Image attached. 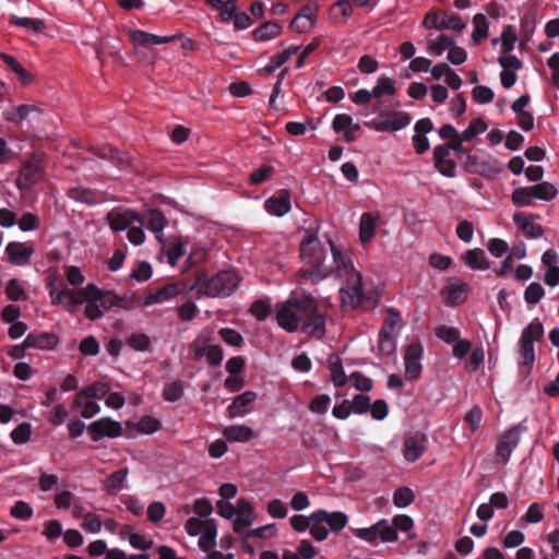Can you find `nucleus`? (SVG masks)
<instances>
[{
  "label": "nucleus",
  "instance_id": "nucleus-12",
  "mask_svg": "<svg viewBox=\"0 0 559 559\" xmlns=\"http://www.w3.org/2000/svg\"><path fill=\"white\" fill-rule=\"evenodd\" d=\"M522 430V426L518 425L501 436L496 451L499 461L507 462L509 460L512 451L518 447L520 442V435Z\"/></svg>",
  "mask_w": 559,
  "mask_h": 559
},
{
  "label": "nucleus",
  "instance_id": "nucleus-18",
  "mask_svg": "<svg viewBox=\"0 0 559 559\" xmlns=\"http://www.w3.org/2000/svg\"><path fill=\"white\" fill-rule=\"evenodd\" d=\"M8 259L11 264L24 265L26 264L34 253L31 246H25L23 242H9L5 248Z\"/></svg>",
  "mask_w": 559,
  "mask_h": 559
},
{
  "label": "nucleus",
  "instance_id": "nucleus-22",
  "mask_svg": "<svg viewBox=\"0 0 559 559\" xmlns=\"http://www.w3.org/2000/svg\"><path fill=\"white\" fill-rule=\"evenodd\" d=\"M257 400V393L246 391L237 395L231 404L227 407V412L231 418L241 417L248 413V406Z\"/></svg>",
  "mask_w": 559,
  "mask_h": 559
},
{
  "label": "nucleus",
  "instance_id": "nucleus-20",
  "mask_svg": "<svg viewBox=\"0 0 559 559\" xmlns=\"http://www.w3.org/2000/svg\"><path fill=\"white\" fill-rule=\"evenodd\" d=\"M58 342V337L53 333L49 332L29 333L25 337V346L43 350L55 348Z\"/></svg>",
  "mask_w": 559,
  "mask_h": 559
},
{
  "label": "nucleus",
  "instance_id": "nucleus-49",
  "mask_svg": "<svg viewBox=\"0 0 559 559\" xmlns=\"http://www.w3.org/2000/svg\"><path fill=\"white\" fill-rule=\"evenodd\" d=\"M5 295L8 299L12 301H19L26 299V293L19 280L11 278L5 287Z\"/></svg>",
  "mask_w": 559,
  "mask_h": 559
},
{
  "label": "nucleus",
  "instance_id": "nucleus-3",
  "mask_svg": "<svg viewBox=\"0 0 559 559\" xmlns=\"http://www.w3.org/2000/svg\"><path fill=\"white\" fill-rule=\"evenodd\" d=\"M239 281L234 271H219L211 277L204 271H198L191 285L197 290L195 297L198 299L203 295L211 298H222L229 296L238 286Z\"/></svg>",
  "mask_w": 559,
  "mask_h": 559
},
{
  "label": "nucleus",
  "instance_id": "nucleus-6",
  "mask_svg": "<svg viewBox=\"0 0 559 559\" xmlns=\"http://www.w3.org/2000/svg\"><path fill=\"white\" fill-rule=\"evenodd\" d=\"M411 123V116L405 111L390 110L380 112L366 126L377 132H394L404 129Z\"/></svg>",
  "mask_w": 559,
  "mask_h": 559
},
{
  "label": "nucleus",
  "instance_id": "nucleus-44",
  "mask_svg": "<svg viewBox=\"0 0 559 559\" xmlns=\"http://www.w3.org/2000/svg\"><path fill=\"white\" fill-rule=\"evenodd\" d=\"M415 499L414 492L408 487L397 488L393 493V503L397 508H406L413 503Z\"/></svg>",
  "mask_w": 559,
  "mask_h": 559
},
{
  "label": "nucleus",
  "instance_id": "nucleus-11",
  "mask_svg": "<svg viewBox=\"0 0 559 559\" xmlns=\"http://www.w3.org/2000/svg\"><path fill=\"white\" fill-rule=\"evenodd\" d=\"M423 346L420 343H411L406 346L404 362H405V377L407 380H416L421 373L420 358L423 355Z\"/></svg>",
  "mask_w": 559,
  "mask_h": 559
},
{
  "label": "nucleus",
  "instance_id": "nucleus-39",
  "mask_svg": "<svg viewBox=\"0 0 559 559\" xmlns=\"http://www.w3.org/2000/svg\"><path fill=\"white\" fill-rule=\"evenodd\" d=\"M92 298H94V292L88 289V284L84 288H79L76 290L70 289L67 309L84 302L87 304Z\"/></svg>",
  "mask_w": 559,
  "mask_h": 559
},
{
  "label": "nucleus",
  "instance_id": "nucleus-42",
  "mask_svg": "<svg viewBox=\"0 0 559 559\" xmlns=\"http://www.w3.org/2000/svg\"><path fill=\"white\" fill-rule=\"evenodd\" d=\"M395 92L396 88L393 81L390 78L383 75L378 79V83L372 88L371 94L374 96V98H380L385 94L394 95Z\"/></svg>",
  "mask_w": 559,
  "mask_h": 559
},
{
  "label": "nucleus",
  "instance_id": "nucleus-4",
  "mask_svg": "<svg viewBox=\"0 0 559 559\" xmlns=\"http://www.w3.org/2000/svg\"><path fill=\"white\" fill-rule=\"evenodd\" d=\"M311 520L310 535L317 542L325 540L329 533L338 534L348 523V516L345 512H329L324 509L312 512Z\"/></svg>",
  "mask_w": 559,
  "mask_h": 559
},
{
  "label": "nucleus",
  "instance_id": "nucleus-61",
  "mask_svg": "<svg viewBox=\"0 0 559 559\" xmlns=\"http://www.w3.org/2000/svg\"><path fill=\"white\" fill-rule=\"evenodd\" d=\"M533 195H531L530 187L516 188L512 192V202L516 206H530L532 204Z\"/></svg>",
  "mask_w": 559,
  "mask_h": 559
},
{
  "label": "nucleus",
  "instance_id": "nucleus-13",
  "mask_svg": "<svg viewBox=\"0 0 559 559\" xmlns=\"http://www.w3.org/2000/svg\"><path fill=\"white\" fill-rule=\"evenodd\" d=\"M264 207L267 213L274 216L281 217L287 214L292 209L289 190H278L274 195L265 201Z\"/></svg>",
  "mask_w": 559,
  "mask_h": 559
},
{
  "label": "nucleus",
  "instance_id": "nucleus-46",
  "mask_svg": "<svg viewBox=\"0 0 559 559\" xmlns=\"http://www.w3.org/2000/svg\"><path fill=\"white\" fill-rule=\"evenodd\" d=\"M454 45V39L445 34H441L438 37V41H430L428 46V50L435 56H441L444 50H450V48Z\"/></svg>",
  "mask_w": 559,
  "mask_h": 559
},
{
  "label": "nucleus",
  "instance_id": "nucleus-14",
  "mask_svg": "<svg viewBox=\"0 0 559 559\" xmlns=\"http://www.w3.org/2000/svg\"><path fill=\"white\" fill-rule=\"evenodd\" d=\"M106 219L110 228L115 231L124 230L131 227L135 222L142 224L141 217L132 210L110 211Z\"/></svg>",
  "mask_w": 559,
  "mask_h": 559
},
{
  "label": "nucleus",
  "instance_id": "nucleus-32",
  "mask_svg": "<svg viewBox=\"0 0 559 559\" xmlns=\"http://www.w3.org/2000/svg\"><path fill=\"white\" fill-rule=\"evenodd\" d=\"M166 217L159 210H151L147 215V228L155 234L158 241L163 239V229L166 226Z\"/></svg>",
  "mask_w": 559,
  "mask_h": 559
},
{
  "label": "nucleus",
  "instance_id": "nucleus-63",
  "mask_svg": "<svg viewBox=\"0 0 559 559\" xmlns=\"http://www.w3.org/2000/svg\"><path fill=\"white\" fill-rule=\"evenodd\" d=\"M274 173V168L271 165H263L260 168L255 169L250 175V183L253 186H258L265 180H267L272 174Z\"/></svg>",
  "mask_w": 559,
  "mask_h": 559
},
{
  "label": "nucleus",
  "instance_id": "nucleus-36",
  "mask_svg": "<svg viewBox=\"0 0 559 559\" xmlns=\"http://www.w3.org/2000/svg\"><path fill=\"white\" fill-rule=\"evenodd\" d=\"M9 22L15 26L25 27L27 31L33 33H41L46 27L45 22L43 20L19 17L16 15H10Z\"/></svg>",
  "mask_w": 559,
  "mask_h": 559
},
{
  "label": "nucleus",
  "instance_id": "nucleus-47",
  "mask_svg": "<svg viewBox=\"0 0 559 559\" xmlns=\"http://www.w3.org/2000/svg\"><path fill=\"white\" fill-rule=\"evenodd\" d=\"M33 508L29 503L19 500L14 503V506L10 510V514L21 521H28L33 516Z\"/></svg>",
  "mask_w": 559,
  "mask_h": 559
},
{
  "label": "nucleus",
  "instance_id": "nucleus-15",
  "mask_svg": "<svg viewBox=\"0 0 559 559\" xmlns=\"http://www.w3.org/2000/svg\"><path fill=\"white\" fill-rule=\"evenodd\" d=\"M539 215L515 213L513 222L515 226L524 234L526 238L536 239L544 235V228L540 225L533 224L530 219H537Z\"/></svg>",
  "mask_w": 559,
  "mask_h": 559
},
{
  "label": "nucleus",
  "instance_id": "nucleus-7",
  "mask_svg": "<svg viewBox=\"0 0 559 559\" xmlns=\"http://www.w3.org/2000/svg\"><path fill=\"white\" fill-rule=\"evenodd\" d=\"M443 17L440 19V13L437 10H430L426 13L425 19L421 22V26L430 29H448L451 28L455 32H462L465 28L464 21L457 14H449L447 11L443 13Z\"/></svg>",
  "mask_w": 559,
  "mask_h": 559
},
{
  "label": "nucleus",
  "instance_id": "nucleus-27",
  "mask_svg": "<svg viewBox=\"0 0 559 559\" xmlns=\"http://www.w3.org/2000/svg\"><path fill=\"white\" fill-rule=\"evenodd\" d=\"M379 217L371 213H364L360 217L359 238L362 243H368L374 236Z\"/></svg>",
  "mask_w": 559,
  "mask_h": 559
},
{
  "label": "nucleus",
  "instance_id": "nucleus-5",
  "mask_svg": "<svg viewBox=\"0 0 559 559\" xmlns=\"http://www.w3.org/2000/svg\"><path fill=\"white\" fill-rule=\"evenodd\" d=\"M544 336V326L538 319L527 324L520 337L519 354L521 356V365L531 367L535 361L534 342H538Z\"/></svg>",
  "mask_w": 559,
  "mask_h": 559
},
{
  "label": "nucleus",
  "instance_id": "nucleus-9",
  "mask_svg": "<svg viewBox=\"0 0 559 559\" xmlns=\"http://www.w3.org/2000/svg\"><path fill=\"white\" fill-rule=\"evenodd\" d=\"M463 167L471 174L486 178H492L501 171L500 165L495 159H479L477 156L467 154L463 159Z\"/></svg>",
  "mask_w": 559,
  "mask_h": 559
},
{
  "label": "nucleus",
  "instance_id": "nucleus-30",
  "mask_svg": "<svg viewBox=\"0 0 559 559\" xmlns=\"http://www.w3.org/2000/svg\"><path fill=\"white\" fill-rule=\"evenodd\" d=\"M203 535L199 539V547L202 551H210L215 546L217 527L212 519H206V524L202 527Z\"/></svg>",
  "mask_w": 559,
  "mask_h": 559
},
{
  "label": "nucleus",
  "instance_id": "nucleus-51",
  "mask_svg": "<svg viewBox=\"0 0 559 559\" xmlns=\"http://www.w3.org/2000/svg\"><path fill=\"white\" fill-rule=\"evenodd\" d=\"M377 526L378 532H380L378 538H380L383 543H392L397 540V532L395 531L394 526H391L385 519L378 521Z\"/></svg>",
  "mask_w": 559,
  "mask_h": 559
},
{
  "label": "nucleus",
  "instance_id": "nucleus-48",
  "mask_svg": "<svg viewBox=\"0 0 559 559\" xmlns=\"http://www.w3.org/2000/svg\"><path fill=\"white\" fill-rule=\"evenodd\" d=\"M128 345L136 352H146L150 349L151 340L144 333H133L127 340Z\"/></svg>",
  "mask_w": 559,
  "mask_h": 559
},
{
  "label": "nucleus",
  "instance_id": "nucleus-24",
  "mask_svg": "<svg viewBox=\"0 0 559 559\" xmlns=\"http://www.w3.org/2000/svg\"><path fill=\"white\" fill-rule=\"evenodd\" d=\"M68 197L74 201L85 203L87 205H95L103 202V195L90 188L73 187L68 190Z\"/></svg>",
  "mask_w": 559,
  "mask_h": 559
},
{
  "label": "nucleus",
  "instance_id": "nucleus-50",
  "mask_svg": "<svg viewBox=\"0 0 559 559\" xmlns=\"http://www.w3.org/2000/svg\"><path fill=\"white\" fill-rule=\"evenodd\" d=\"M31 435L32 426L29 423L24 421L12 430L11 439L15 444H24L29 440Z\"/></svg>",
  "mask_w": 559,
  "mask_h": 559
},
{
  "label": "nucleus",
  "instance_id": "nucleus-10",
  "mask_svg": "<svg viewBox=\"0 0 559 559\" xmlns=\"http://www.w3.org/2000/svg\"><path fill=\"white\" fill-rule=\"evenodd\" d=\"M88 432L93 441L97 442L102 438H117L122 433V427L119 421L109 417H102L88 426Z\"/></svg>",
  "mask_w": 559,
  "mask_h": 559
},
{
  "label": "nucleus",
  "instance_id": "nucleus-16",
  "mask_svg": "<svg viewBox=\"0 0 559 559\" xmlns=\"http://www.w3.org/2000/svg\"><path fill=\"white\" fill-rule=\"evenodd\" d=\"M129 36L136 49L139 47L168 44L176 38L175 36H158L141 29L130 31Z\"/></svg>",
  "mask_w": 559,
  "mask_h": 559
},
{
  "label": "nucleus",
  "instance_id": "nucleus-52",
  "mask_svg": "<svg viewBox=\"0 0 559 559\" xmlns=\"http://www.w3.org/2000/svg\"><path fill=\"white\" fill-rule=\"evenodd\" d=\"M544 295L545 289L543 286L537 282H533L526 287L524 292V299L528 305H536Z\"/></svg>",
  "mask_w": 559,
  "mask_h": 559
},
{
  "label": "nucleus",
  "instance_id": "nucleus-57",
  "mask_svg": "<svg viewBox=\"0 0 559 559\" xmlns=\"http://www.w3.org/2000/svg\"><path fill=\"white\" fill-rule=\"evenodd\" d=\"M330 370L332 376V381L335 386H342L346 383L347 379L343 369L342 361L336 358L335 361L330 360Z\"/></svg>",
  "mask_w": 559,
  "mask_h": 559
},
{
  "label": "nucleus",
  "instance_id": "nucleus-34",
  "mask_svg": "<svg viewBox=\"0 0 559 559\" xmlns=\"http://www.w3.org/2000/svg\"><path fill=\"white\" fill-rule=\"evenodd\" d=\"M129 474L127 467L120 468L108 475L104 481V488L108 493H116L120 490Z\"/></svg>",
  "mask_w": 559,
  "mask_h": 559
},
{
  "label": "nucleus",
  "instance_id": "nucleus-8",
  "mask_svg": "<svg viewBox=\"0 0 559 559\" xmlns=\"http://www.w3.org/2000/svg\"><path fill=\"white\" fill-rule=\"evenodd\" d=\"M43 177V167L40 158L37 155H32L31 158L25 160L20 170V176L16 179V187L20 190H26L37 183Z\"/></svg>",
  "mask_w": 559,
  "mask_h": 559
},
{
  "label": "nucleus",
  "instance_id": "nucleus-17",
  "mask_svg": "<svg viewBox=\"0 0 559 559\" xmlns=\"http://www.w3.org/2000/svg\"><path fill=\"white\" fill-rule=\"evenodd\" d=\"M427 437L424 433H415L404 441V457L408 462L417 461L424 453Z\"/></svg>",
  "mask_w": 559,
  "mask_h": 559
},
{
  "label": "nucleus",
  "instance_id": "nucleus-55",
  "mask_svg": "<svg viewBox=\"0 0 559 559\" xmlns=\"http://www.w3.org/2000/svg\"><path fill=\"white\" fill-rule=\"evenodd\" d=\"M518 37L512 25L504 26L501 33V48L503 53H509L514 49Z\"/></svg>",
  "mask_w": 559,
  "mask_h": 559
},
{
  "label": "nucleus",
  "instance_id": "nucleus-37",
  "mask_svg": "<svg viewBox=\"0 0 559 559\" xmlns=\"http://www.w3.org/2000/svg\"><path fill=\"white\" fill-rule=\"evenodd\" d=\"M467 284L456 282L447 286V301L451 305H457L466 299Z\"/></svg>",
  "mask_w": 559,
  "mask_h": 559
},
{
  "label": "nucleus",
  "instance_id": "nucleus-38",
  "mask_svg": "<svg viewBox=\"0 0 559 559\" xmlns=\"http://www.w3.org/2000/svg\"><path fill=\"white\" fill-rule=\"evenodd\" d=\"M474 31L472 34L473 40L478 44L488 37V22L483 13H477L473 17Z\"/></svg>",
  "mask_w": 559,
  "mask_h": 559
},
{
  "label": "nucleus",
  "instance_id": "nucleus-43",
  "mask_svg": "<svg viewBox=\"0 0 559 559\" xmlns=\"http://www.w3.org/2000/svg\"><path fill=\"white\" fill-rule=\"evenodd\" d=\"M218 335L229 346L240 348L245 344L242 335L234 329L222 328L218 331Z\"/></svg>",
  "mask_w": 559,
  "mask_h": 559
},
{
  "label": "nucleus",
  "instance_id": "nucleus-21",
  "mask_svg": "<svg viewBox=\"0 0 559 559\" xmlns=\"http://www.w3.org/2000/svg\"><path fill=\"white\" fill-rule=\"evenodd\" d=\"M194 290V286L185 280L168 283L157 289L160 301H167L178 295H188Z\"/></svg>",
  "mask_w": 559,
  "mask_h": 559
},
{
  "label": "nucleus",
  "instance_id": "nucleus-62",
  "mask_svg": "<svg viewBox=\"0 0 559 559\" xmlns=\"http://www.w3.org/2000/svg\"><path fill=\"white\" fill-rule=\"evenodd\" d=\"M473 99L479 104H488L492 102L495 94L488 86L476 85L472 91Z\"/></svg>",
  "mask_w": 559,
  "mask_h": 559
},
{
  "label": "nucleus",
  "instance_id": "nucleus-23",
  "mask_svg": "<svg viewBox=\"0 0 559 559\" xmlns=\"http://www.w3.org/2000/svg\"><path fill=\"white\" fill-rule=\"evenodd\" d=\"M316 14L311 7H302L296 16L290 22L289 26L298 33H305L311 29L314 25Z\"/></svg>",
  "mask_w": 559,
  "mask_h": 559
},
{
  "label": "nucleus",
  "instance_id": "nucleus-2",
  "mask_svg": "<svg viewBox=\"0 0 559 559\" xmlns=\"http://www.w3.org/2000/svg\"><path fill=\"white\" fill-rule=\"evenodd\" d=\"M276 321L281 328L292 333L300 325L302 333L316 338L325 335V314L319 310L318 301L307 293L292 296L277 306Z\"/></svg>",
  "mask_w": 559,
  "mask_h": 559
},
{
  "label": "nucleus",
  "instance_id": "nucleus-56",
  "mask_svg": "<svg viewBox=\"0 0 559 559\" xmlns=\"http://www.w3.org/2000/svg\"><path fill=\"white\" fill-rule=\"evenodd\" d=\"M353 13L352 4L348 0H340L333 4L331 14L334 20L342 17L344 21L347 20Z\"/></svg>",
  "mask_w": 559,
  "mask_h": 559
},
{
  "label": "nucleus",
  "instance_id": "nucleus-41",
  "mask_svg": "<svg viewBox=\"0 0 559 559\" xmlns=\"http://www.w3.org/2000/svg\"><path fill=\"white\" fill-rule=\"evenodd\" d=\"M488 126L481 118L473 119L468 127L461 133V136L466 142L472 141L475 139L478 134L485 132L487 130Z\"/></svg>",
  "mask_w": 559,
  "mask_h": 559
},
{
  "label": "nucleus",
  "instance_id": "nucleus-26",
  "mask_svg": "<svg viewBox=\"0 0 559 559\" xmlns=\"http://www.w3.org/2000/svg\"><path fill=\"white\" fill-rule=\"evenodd\" d=\"M223 436L229 442H248L254 437V431L243 425H231L225 427Z\"/></svg>",
  "mask_w": 559,
  "mask_h": 559
},
{
  "label": "nucleus",
  "instance_id": "nucleus-53",
  "mask_svg": "<svg viewBox=\"0 0 559 559\" xmlns=\"http://www.w3.org/2000/svg\"><path fill=\"white\" fill-rule=\"evenodd\" d=\"M435 334L438 338L448 344L455 343L461 336L460 330L457 328L447 325H440L436 328Z\"/></svg>",
  "mask_w": 559,
  "mask_h": 559
},
{
  "label": "nucleus",
  "instance_id": "nucleus-19",
  "mask_svg": "<svg viewBox=\"0 0 559 559\" xmlns=\"http://www.w3.org/2000/svg\"><path fill=\"white\" fill-rule=\"evenodd\" d=\"M234 521V531L240 533L245 527L252 524L254 520V511L252 506L246 499H239L237 501V512Z\"/></svg>",
  "mask_w": 559,
  "mask_h": 559
},
{
  "label": "nucleus",
  "instance_id": "nucleus-29",
  "mask_svg": "<svg viewBox=\"0 0 559 559\" xmlns=\"http://www.w3.org/2000/svg\"><path fill=\"white\" fill-rule=\"evenodd\" d=\"M88 289L94 292V297H96V300L103 309L109 310L116 307L120 301V296L111 290L104 292L93 283L88 284Z\"/></svg>",
  "mask_w": 559,
  "mask_h": 559
},
{
  "label": "nucleus",
  "instance_id": "nucleus-1",
  "mask_svg": "<svg viewBox=\"0 0 559 559\" xmlns=\"http://www.w3.org/2000/svg\"><path fill=\"white\" fill-rule=\"evenodd\" d=\"M334 266L324 263L325 249L313 234L307 235L300 242L299 254L306 266L298 271V276L317 284L331 274L346 278V287L340 289L343 305L356 308L361 305L364 298L362 280L359 272L354 269L349 258L329 239Z\"/></svg>",
  "mask_w": 559,
  "mask_h": 559
},
{
  "label": "nucleus",
  "instance_id": "nucleus-31",
  "mask_svg": "<svg viewBox=\"0 0 559 559\" xmlns=\"http://www.w3.org/2000/svg\"><path fill=\"white\" fill-rule=\"evenodd\" d=\"M464 261L466 265L474 270H488L489 262L486 258L485 251L479 248L469 249L466 251L464 255Z\"/></svg>",
  "mask_w": 559,
  "mask_h": 559
},
{
  "label": "nucleus",
  "instance_id": "nucleus-25",
  "mask_svg": "<svg viewBox=\"0 0 559 559\" xmlns=\"http://www.w3.org/2000/svg\"><path fill=\"white\" fill-rule=\"evenodd\" d=\"M91 151L97 157H99L102 159L111 160L114 164H116L118 166L129 164L128 154L119 152L116 147H114L111 145L92 147Z\"/></svg>",
  "mask_w": 559,
  "mask_h": 559
},
{
  "label": "nucleus",
  "instance_id": "nucleus-64",
  "mask_svg": "<svg viewBox=\"0 0 559 559\" xmlns=\"http://www.w3.org/2000/svg\"><path fill=\"white\" fill-rule=\"evenodd\" d=\"M17 225L22 231L35 230L39 227V218L35 214L26 212L17 221Z\"/></svg>",
  "mask_w": 559,
  "mask_h": 559
},
{
  "label": "nucleus",
  "instance_id": "nucleus-28",
  "mask_svg": "<svg viewBox=\"0 0 559 559\" xmlns=\"http://www.w3.org/2000/svg\"><path fill=\"white\" fill-rule=\"evenodd\" d=\"M282 31L283 27L277 22L267 21L255 28L252 36L255 41H266L280 36Z\"/></svg>",
  "mask_w": 559,
  "mask_h": 559
},
{
  "label": "nucleus",
  "instance_id": "nucleus-40",
  "mask_svg": "<svg viewBox=\"0 0 559 559\" xmlns=\"http://www.w3.org/2000/svg\"><path fill=\"white\" fill-rule=\"evenodd\" d=\"M249 311L258 321H264L272 312V305L267 299H257L251 304Z\"/></svg>",
  "mask_w": 559,
  "mask_h": 559
},
{
  "label": "nucleus",
  "instance_id": "nucleus-58",
  "mask_svg": "<svg viewBox=\"0 0 559 559\" xmlns=\"http://www.w3.org/2000/svg\"><path fill=\"white\" fill-rule=\"evenodd\" d=\"M160 421L152 416H143L138 423V430L141 433L151 435L159 430Z\"/></svg>",
  "mask_w": 559,
  "mask_h": 559
},
{
  "label": "nucleus",
  "instance_id": "nucleus-54",
  "mask_svg": "<svg viewBox=\"0 0 559 559\" xmlns=\"http://www.w3.org/2000/svg\"><path fill=\"white\" fill-rule=\"evenodd\" d=\"M183 394V386L180 381H174L165 385L163 397L167 402H177Z\"/></svg>",
  "mask_w": 559,
  "mask_h": 559
},
{
  "label": "nucleus",
  "instance_id": "nucleus-35",
  "mask_svg": "<svg viewBox=\"0 0 559 559\" xmlns=\"http://www.w3.org/2000/svg\"><path fill=\"white\" fill-rule=\"evenodd\" d=\"M35 110H37V107L34 105H20L5 111L4 117L9 122L20 124Z\"/></svg>",
  "mask_w": 559,
  "mask_h": 559
},
{
  "label": "nucleus",
  "instance_id": "nucleus-59",
  "mask_svg": "<svg viewBox=\"0 0 559 559\" xmlns=\"http://www.w3.org/2000/svg\"><path fill=\"white\" fill-rule=\"evenodd\" d=\"M238 9L237 0H226L216 10L219 12L221 21L228 23L236 15Z\"/></svg>",
  "mask_w": 559,
  "mask_h": 559
},
{
  "label": "nucleus",
  "instance_id": "nucleus-33",
  "mask_svg": "<svg viewBox=\"0 0 559 559\" xmlns=\"http://www.w3.org/2000/svg\"><path fill=\"white\" fill-rule=\"evenodd\" d=\"M530 192L531 195H533V199H538L543 201H551L558 194L557 188L548 181H543L540 183L531 186Z\"/></svg>",
  "mask_w": 559,
  "mask_h": 559
},
{
  "label": "nucleus",
  "instance_id": "nucleus-45",
  "mask_svg": "<svg viewBox=\"0 0 559 559\" xmlns=\"http://www.w3.org/2000/svg\"><path fill=\"white\" fill-rule=\"evenodd\" d=\"M110 389L107 383L104 382H95L90 386L82 390V394H84L85 399L88 400H102L109 393Z\"/></svg>",
  "mask_w": 559,
  "mask_h": 559
},
{
  "label": "nucleus",
  "instance_id": "nucleus-60",
  "mask_svg": "<svg viewBox=\"0 0 559 559\" xmlns=\"http://www.w3.org/2000/svg\"><path fill=\"white\" fill-rule=\"evenodd\" d=\"M352 532L356 537H358L362 540H366L367 543H370V544H374L377 542L379 533H380V532H378L377 523H374L370 527L353 528Z\"/></svg>",
  "mask_w": 559,
  "mask_h": 559
}]
</instances>
